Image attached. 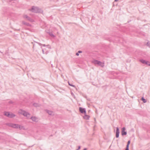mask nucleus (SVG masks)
Segmentation results:
<instances>
[{"mask_svg":"<svg viewBox=\"0 0 150 150\" xmlns=\"http://www.w3.org/2000/svg\"><path fill=\"white\" fill-rule=\"evenodd\" d=\"M142 100L144 103H145L146 102V100L145 99H144L143 97H142Z\"/></svg>","mask_w":150,"mask_h":150,"instance_id":"obj_18","label":"nucleus"},{"mask_svg":"<svg viewBox=\"0 0 150 150\" xmlns=\"http://www.w3.org/2000/svg\"><path fill=\"white\" fill-rule=\"evenodd\" d=\"M12 103H13V102L11 101H9V103L10 104H12Z\"/></svg>","mask_w":150,"mask_h":150,"instance_id":"obj_28","label":"nucleus"},{"mask_svg":"<svg viewBox=\"0 0 150 150\" xmlns=\"http://www.w3.org/2000/svg\"><path fill=\"white\" fill-rule=\"evenodd\" d=\"M46 111L50 115H52L54 114L53 112L52 111H50L49 110H47Z\"/></svg>","mask_w":150,"mask_h":150,"instance_id":"obj_10","label":"nucleus"},{"mask_svg":"<svg viewBox=\"0 0 150 150\" xmlns=\"http://www.w3.org/2000/svg\"><path fill=\"white\" fill-rule=\"evenodd\" d=\"M15 116V115L14 114L11 113V114H10V116H9V117L12 118V117H14Z\"/></svg>","mask_w":150,"mask_h":150,"instance_id":"obj_15","label":"nucleus"},{"mask_svg":"<svg viewBox=\"0 0 150 150\" xmlns=\"http://www.w3.org/2000/svg\"><path fill=\"white\" fill-rule=\"evenodd\" d=\"M71 94L72 95L73 94V93H72Z\"/></svg>","mask_w":150,"mask_h":150,"instance_id":"obj_34","label":"nucleus"},{"mask_svg":"<svg viewBox=\"0 0 150 150\" xmlns=\"http://www.w3.org/2000/svg\"><path fill=\"white\" fill-rule=\"evenodd\" d=\"M130 140H129L128 141L127 145L126 146H129V145L130 144Z\"/></svg>","mask_w":150,"mask_h":150,"instance_id":"obj_21","label":"nucleus"},{"mask_svg":"<svg viewBox=\"0 0 150 150\" xmlns=\"http://www.w3.org/2000/svg\"><path fill=\"white\" fill-rule=\"evenodd\" d=\"M29 10L35 13H42L43 12L42 10L41 9L38 7L34 6H33L31 9H29Z\"/></svg>","mask_w":150,"mask_h":150,"instance_id":"obj_1","label":"nucleus"},{"mask_svg":"<svg viewBox=\"0 0 150 150\" xmlns=\"http://www.w3.org/2000/svg\"><path fill=\"white\" fill-rule=\"evenodd\" d=\"M125 127H123L122 129L121 133H122V136L125 135L127 134V132L126 131H125Z\"/></svg>","mask_w":150,"mask_h":150,"instance_id":"obj_7","label":"nucleus"},{"mask_svg":"<svg viewBox=\"0 0 150 150\" xmlns=\"http://www.w3.org/2000/svg\"><path fill=\"white\" fill-rule=\"evenodd\" d=\"M147 45L150 47V42H148L147 43Z\"/></svg>","mask_w":150,"mask_h":150,"instance_id":"obj_22","label":"nucleus"},{"mask_svg":"<svg viewBox=\"0 0 150 150\" xmlns=\"http://www.w3.org/2000/svg\"><path fill=\"white\" fill-rule=\"evenodd\" d=\"M119 137V134H116V138H118Z\"/></svg>","mask_w":150,"mask_h":150,"instance_id":"obj_24","label":"nucleus"},{"mask_svg":"<svg viewBox=\"0 0 150 150\" xmlns=\"http://www.w3.org/2000/svg\"><path fill=\"white\" fill-rule=\"evenodd\" d=\"M36 42L38 43L39 45H42L40 43L38 42Z\"/></svg>","mask_w":150,"mask_h":150,"instance_id":"obj_26","label":"nucleus"},{"mask_svg":"<svg viewBox=\"0 0 150 150\" xmlns=\"http://www.w3.org/2000/svg\"><path fill=\"white\" fill-rule=\"evenodd\" d=\"M43 45V46H44V47H45V46H50L49 45H45V44H43V45Z\"/></svg>","mask_w":150,"mask_h":150,"instance_id":"obj_27","label":"nucleus"},{"mask_svg":"<svg viewBox=\"0 0 150 150\" xmlns=\"http://www.w3.org/2000/svg\"><path fill=\"white\" fill-rule=\"evenodd\" d=\"M80 148H81L80 146H78V149L79 150V149H80Z\"/></svg>","mask_w":150,"mask_h":150,"instance_id":"obj_29","label":"nucleus"},{"mask_svg":"<svg viewBox=\"0 0 150 150\" xmlns=\"http://www.w3.org/2000/svg\"><path fill=\"white\" fill-rule=\"evenodd\" d=\"M76 150H79V149H76Z\"/></svg>","mask_w":150,"mask_h":150,"instance_id":"obj_35","label":"nucleus"},{"mask_svg":"<svg viewBox=\"0 0 150 150\" xmlns=\"http://www.w3.org/2000/svg\"><path fill=\"white\" fill-rule=\"evenodd\" d=\"M23 17L24 18L27 19V20L29 21H30L31 22H34V20L30 18L27 15H24L23 16Z\"/></svg>","mask_w":150,"mask_h":150,"instance_id":"obj_4","label":"nucleus"},{"mask_svg":"<svg viewBox=\"0 0 150 150\" xmlns=\"http://www.w3.org/2000/svg\"><path fill=\"white\" fill-rule=\"evenodd\" d=\"M4 115L5 116H6L7 117H9L10 116V113L8 112H5Z\"/></svg>","mask_w":150,"mask_h":150,"instance_id":"obj_14","label":"nucleus"},{"mask_svg":"<svg viewBox=\"0 0 150 150\" xmlns=\"http://www.w3.org/2000/svg\"><path fill=\"white\" fill-rule=\"evenodd\" d=\"M83 118L85 119L88 120L90 118V116L87 115H85L83 117Z\"/></svg>","mask_w":150,"mask_h":150,"instance_id":"obj_12","label":"nucleus"},{"mask_svg":"<svg viewBox=\"0 0 150 150\" xmlns=\"http://www.w3.org/2000/svg\"><path fill=\"white\" fill-rule=\"evenodd\" d=\"M139 61L144 64H146L147 65L150 66V63H148V62L146 61V60L143 59H140L139 60Z\"/></svg>","mask_w":150,"mask_h":150,"instance_id":"obj_5","label":"nucleus"},{"mask_svg":"<svg viewBox=\"0 0 150 150\" xmlns=\"http://www.w3.org/2000/svg\"><path fill=\"white\" fill-rule=\"evenodd\" d=\"M93 62L95 64H98V65L103 67L104 66V64L100 61L96 60H94Z\"/></svg>","mask_w":150,"mask_h":150,"instance_id":"obj_3","label":"nucleus"},{"mask_svg":"<svg viewBox=\"0 0 150 150\" xmlns=\"http://www.w3.org/2000/svg\"><path fill=\"white\" fill-rule=\"evenodd\" d=\"M119 0H115V1L116 2L118 1Z\"/></svg>","mask_w":150,"mask_h":150,"instance_id":"obj_31","label":"nucleus"},{"mask_svg":"<svg viewBox=\"0 0 150 150\" xmlns=\"http://www.w3.org/2000/svg\"><path fill=\"white\" fill-rule=\"evenodd\" d=\"M19 112L21 114L25 116L26 117L28 118H29L30 114L28 112H26L24 110H21L19 111Z\"/></svg>","mask_w":150,"mask_h":150,"instance_id":"obj_2","label":"nucleus"},{"mask_svg":"<svg viewBox=\"0 0 150 150\" xmlns=\"http://www.w3.org/2000/svg\"><path fill=\"white\" fill-rule=\"evenodd\" d=\"M33 105L35 107H37L39 106V104L36 103H34L33 104Z\"/></svg>","mask_w":150,"mask_h":150,"instance_id":"obj_17","label":"nucleus"},{"mask_svg":"<svg viewBox=\"0 0 150 150\" xmlns=\"http://www.w3.org/2000/svg\"><path fill=\"white\" fill-rule=\"evenodd\" d=\"M18 128H19L20 129H23L24 128V127L23 126H21L19 125Z\"/></svg>","mask_w":150,"mask_h":150,"instance_id":"obj_20","label":"nucleus"},{"mask_svg":"<svg viewBox=\"0 0 150 150\" xmlns=\"http://www.w3.org/2000/svg\"><path fill=\"white\" fill-rule=\"evenodd\" d=\"M83 150H87V149L86 148H85Z\"/></svg>","mask_w":150,"mask_h":150,"instance_id":"obj_32","label":"nucleus"},{"mask_svg":"<svg viewBox=\"0 0 150 150\" xmlns=\"http://www.w3.org/2000/svg\"><path fill=\"white\" fill-rule=\"evenodd\" d=\"M9 126L14 128H18V127L19 125L13 123H11L9 124Z\"/></svg>","mask_w":150,"mask_h":150,"instance_id":"obj_6","label":"nucleus"},{"mask_svg":"<svg viewBox=\"0 0 150 150\" xmlns=\"http://www.w3.org/2000/svg\"><path fill=\"white\" fill-rule=\"evenodd\" d=\"M49 48L51 49V47H49Z\"/></svg>","mask_w":150,"mask_h":150,"instance_id":"obj_33","label":"nucleus"},{"mask_svg":"<svg viewBox=\"0 0 150 150\" xmlns=\"http://www.w3.org/2000/svg\"><path fill=\"white\" fill-rule=\"evenodd\" d=\"M79 110L80 112L82 113H86V111L85 108H83L81 107H80L79 108Z\"/></svg>","mask_w":150,"mask_h":150,"instance_id":"obj_8","label":"nucleus"},{"mask_svg":"<svg viewBox=\"0 0 150 150\" xmlns=\"http://www.w3.org/2000/svg\"><path fill=\"white\" fill-rule=\"evenodd\" d=\"M68 83H69V85H70V86H73V87H75V86L74 85L71 84L70 83H69V82H68Z\"/></svg>","mask_w":150,"mask_h":150,"instance_id":"obj_23","label":"nucleus"},{"mask_svg":"<svg viewBox=\"0 0 150 150\" xmlns=\"http://www.w3.org/2000/svg\"><path fill=\"white\" fill-rule=\"evenodd\" d=\"M120 133V130L118 127L116 128V134H119Z\"/></svg>","mask_w":150,"mask_h":150,"instance_id":"obj_16","label":"nucleus"},{"mask_svg":"<svg viewBox=\"0 0 150 150\" xmlns=\"http://www.w3.org/2000/svg\"><path fill=\"white\" fill-rule=\"evenodd\" d=\"M22 23L23 24L28 26H30V25L29 23L24 21H22Z\"/></svg>","mask_w":150,"mask_h":150,"instance_id":"obj_11","label":"nucleus"},{"mask_svg":"<svg viewBox=\"0 0 150 150\" xmlns=\"http://www.w3.org/2000/svg\"><path fill=\"white\" fill-rule=\"evenodd\" d=\"M129 146H126V147L125 150H129Z\"/></svg>","mask_w":150,"mask_h":150,"instance_id":"obj_25","label":"nucleus"},{"mask_svg":"<svg viewBox=\"0 0 150 150\" xmlns=\"http://www.w3.org/2000/svg\"><path fill=\"white\" fill-rule=\"evenodd\" d=\"M42 52L43 53H44V50L43 49H42Z\"/></svg>","mask_w":150,"mask_h":150,"instance_id":"obj_30","label":"nucleus"},{"mask_svg":"<svg viewBox=\"0 0 150 150\" xmlns=\"http://www.w3.org/2000/svg\"><path fill=\"white\" fill-rule=\"evenodd\" d=\"M82 52L81 51H79L77 52L76 53V55L78 56L79 55V53H82Z\"/></svg>","mask_w":150,"mask_h":150,"instance_id":"obj_19","label":"nucleus"},{"mask_svg":"<svg viewBox=\"0 0 150 150\" xmlns=\"http://www.w3.org/2000/svg\"><path fill=\"white\" fill-rule=\"evenodd\" d=\"M48 33L52 37H55V36L52 33V32H48Z\"/></svg>","mask_w":150,"mask_h":150,"instance_id":"obj_13","label":"nucleus"},{"mask_svg":"<svg viewBox=\"0 0 150 150\" xmlns=\"http://www.w3.org/2000/svg\"><path fill=\"white\" fill-rule=\"evenodd\" d=\"M30 118L34 122H37L38 121L37 118L35 117H30Z\"/></svg>","mask_w":150,"mask_h":150,"instance_id":"obj_9","label":"nucleus"}]
</instances>
